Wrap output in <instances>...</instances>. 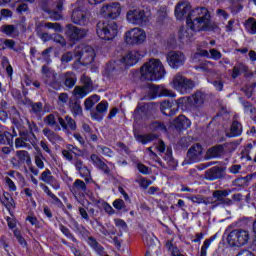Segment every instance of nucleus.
I'll return each instance as SVG.
<instances>
[{"label": "nucleus", "mask_w": 256, "mask_h": 256, "mask_svg": "<svg viewBox=\"0 0 256 256\" xmlns=\"http://www.w3.org/2000/svg\"><path fill=\"white\" fill-rule=\"evenodd\" d=\"M45 27L46 29H53L56 33L63 32V27L60 23L46 22Z\"/></svg>", "instance_id": "obj_51"}, {"label": "nucleus", "mask_w": 256, "mask_h": 256, "mask_svg": "<svg viewBox=\"0 0 256 256\" xmlns=\"http://www.w3.org/2000/svg\"><path fill=\"white\" fill-rule=\"evenodd\" d=\"M73 165L78 171L80 177L89 183L91 181V170H89V168L83 164V160L76 159L74 160Z\"/></svg>", "instance_id": "obj_16"}, {"label": "nucleus", "mask_w": 256, "mask_h": 256, "mask_svg": "<svg viewBox=\"0 0 256 256\" xmlns=\"http://www.w3.org/2000/svg\"><path fill=\"white\" fill-rule=\"evenodd\" d=\"M71 191L74 195H79V193H87V184H85L83 180L77 179L74 181Z\"/></svg>", "instance_id": "obj_26"}, {"label": "nucleus", "mask_w": 256, "mask_h": 256, "mask_svg": "<svg viewBox=\"0 0 256 256\" xmlns=\"http://www.w3.org/2000/svg\"><path fill=\"white\" fill-rule=\"evenodd\" d=\"M165 67L161 60L150 59L140 68V75L142 81H159L165 77Z\"/></svg>", "instance_id": "obj_3"}, {"label": "nucleus", "mask_w": 256, "mask_h": 256, "mask_svg": "<svg viewBox=\"0 0 256 256\" xmlns=\"http://www.w3.org/2000/svg\"><path fill=\"white\" fill-rule=\"evenodd\" d=\"M243 107H244L245 113H250L251 115H255L256 109L251 102H243Z\"/></svg>", "instance_id": "obj_58"}, {"label": "nucleus", "mask_w": 256, "mask_h": 256, "mask_svg": "<svg viewBox=\"0 0 256 256\" xmlns=\"http://www.w3.org/2000/svg\"><path fill=\"white\" fill-rule=\"evenodd\" d=\"M16 157L22 165H25V163H31V156L29 155V152L25 150H18L16 152Z\"/></svg>", "instance_id": "obj_32"}, {"label": "nucleus", "mask_w": 256, "mask_h": 256, "mask_svg": "<svg viewBox=\"0 0 256 256\" xmlns=\"http://www.w3.org/2000/svg\"><path fill=\"white\" fill-rule=\"evenodd\" d=\"M247 181H249L247 176L244 178H237L233 181V185L234 187H247Z\"/></svg>", "instance_id": "obj_57"}, {"label": "nucleus", "mask_w": 256, "mask_h": 256, "mask_svg": "<svg viewBox=\"0 0 256 256\" xmlns=\"http://www.w3.org/2000/svg\"><path fill=\"white\" fill-rule=\"evenodd\" d=\"M173 107V104L170 101H163L160 105V109L164 115H174L175 112L171 109Z\"/></svg>", "instance_id": "obj_40"}, {"label": "nucleus", "mask_w": 256, "mask_h": 256, "mask_svg": "<svg viewBox=\"0 0 256 256\" xmlns=\"http://www.w3.org/2000/svg\"><path fill=\"white\" fill-rule=\"evenodd\" d=\"M89 30L85 28H79L73 24H67L65 28V35L69 41H81L87 37Z\"/></svg>", "instance_id": "obj_11"}, {"label": "nucleus", "mask_w": 256, "mask_h": 256, "mask_svg": "<svg viewBox=\"0 0 256 256\" xmlns=\"http://www.w3.org/2000/svg\"><path fill=\"white\" fill-rule=\"evenodd\" d=\"M224 151H225V145H223V144L216 145L207 150L205 158L206 159H215L217 157H221V155L223 154Z\"/></svg>", "instance_id": "obj_24"}, {"label": "nucleus", "mask_w": 256, "mask_h": 256, "mask_svg": "<svg viewBox=\"0 0 256 256\" xmlns=\"http://www.w3.org/2000/svg\"><path fill=\"white\" fill-rule=\"evenodd\" d=\"M32 109V113L36 115V117H40L41 113H43V103L42 102H32L30 104Z\"/></svg>", "instance_id": "obj_43"}, {"label": "nucleus", "mask_w": 256, "mask_h": 256, "mask_svg": "<svg viewBox=\"0 0 256 256\" xmlns=\"http://www.w3.org/2000/svg\"><path fill=\"white\" fill-rule=\"evenodd\" d=\"M0 145H13L11 133L0 130Z\"/></svg>", "instance_id": "obj_37"}, {"label": "nucleus", "mask_w": 256, "mask_h": 256, "mask_svg": "<svg viewBox=\"0 0 256 256\" xmlns=\"http://www.w3.org/2000/svg\"><path fill=\"white\" fill-rule=\"evenodd\" d=\"M154 112L155 110L153 109V104H143L142 106L136 107L133 117L135 121H139L141 119V113L142 115L149 117L150 115H153Z\"/></svg>", "instance_id": "obj_18"}, {"label": "nucleus", "mask_w": 256, "mask_h": 256, "mask_svg": "<svg viewBox=\"0 0 256 256\" xmlns=\"http://www.w3.org/2000/svg\"><path fill=\"white\" fill-rule=\"evenodd\" d=\"M90 161L97 169H99L100 171H103L105 175L111 174V169L109 168L107 163H105L99 156H97V154H92L90 156Z\"/></svg>", "instance_id": "obj_22"}, {"label": "nucleus", "mask_w": 256, "mask_h": 256, "mask_svg": "<svg viewBox=\"0 0 256 256\" xmlns=\"http://www.w3.org/2000/svg\"><path fill=\"white\" fill-rule=\"evenodd\" d=\"M177 129H189L191 122L185 116H179L174 120Z\"/></svg>", "instance_id": "obj_29"}, {"label": "nucleus", "mask_w": 256, "mask_h": 256, "mask_svg": "<svg viewBox=\"0 0 256 256\" xmlns=\"http://www.w3.org/2000/svg\"><path fill=\"white\" fill-rule=\"evenodd\" d=\"M204 205H212V209H215V207H219V201L215 196L212 194V197L204 198L203 201Z\"/></svg>", "instance_id": "obj_53"}, {"label": "nucleus", "mask_w": 256, "mask_h": 256, "mask_svg": "<svg viewBox=\"0 0 256 256\" xmlns=\"http://www.w3.org/2000/svg\"><path fill=\"white\" fill-rule=\"evenodd\" d=\"M40 179L41 181H43L44 183H47L48 185L55 183V177H53V174L49 169H46L44 172H42Z\"/></svg>", "instance_id": "obj_38"}, {"label": "nucleus", "mask_w": 256, "mask_h": 256, "mask_svg": "<svg viewBox=\"0 0 256 256\" xmlns=\"http://www.w3.org/2000/svg\"><path fill=\"white\" fill-rule=\"evenodd\" d=\"M69 107L74 117H79V115H83V108L81 107V104L79 102H69Z\"/></svg>", "instance_id": "obj_35"}, {"label": "nucleus", "mask_w": 256, "mask_h": 256, "mask_svg": "<svg viewBox=\"0 0 256 256\" xmlns=\"http://www.w3.org/2000/svg\"><path fill=\"white\" fill-rule=\"evenodd\" d=\"M100 15H102L104 19H117V17L121 15V4L118 2L104 4L100 9Z\"/></svg>", "instance_id": "obj_12"}, {"label": "nucleus", "mask_w": 256, "mask_h": 256, "mask_svg": "<svg viewBox=\"0 0 256 256\" xmlns=\"http://www.w3.org/2000/svg\"><path fill=\"white\" fill-rule=\"evenodd\" d=\"M189 163H199L203 159V146L201 144L192 145L187 152Z\"/></svg>", "instance_id": "obj_15"}, {"label": "nucleus", "mask_w": 256, "mask_h": 256, "mask_svg": "<svg viewBox=\"0 0 256 256\" xmlns=\"http://www.w3.org/2000/svg\"><path fill=\"white\" fill-rule=\"evenodd\" d=\"M140 59H143V54L137 50H131L121 59L108 63L106 65V73L109 77H117V75H121L122 71H125L127 67L137 65Z\"/></svg>", "instance_id": "obj_2"}, {"label": "nucleus", "mask_w": 256, "mask_h": 256, "mask_svg": "<svg viewBox=\"0 0 256 256\" xmlns=\"http://www.w3.org/2000/svg\"><path fill=\"white\" fill-rule=\"evenodd\" d=\"M26 123L28 125L29 133H37V131H39V127H37V124L35 122H31V121H29V119H27Z\"/></svg>", "instance_id": "obj_59"}, {"label": "nucleus", "mask_w": 256, "mask_h": 256, "mask_svg": "<svg viewBox=\"0 0 256 256\" xmlns=\"http://www.w3.org/2000/svg\"><path fill=\"white\" fill-rule=\"evenodd\" d=\"M97 151L98 153H101V155H104V157H113V155H115V153L113 152V150H111V148L107 147V146H103V145H98L97 146Z\"/></svg>", "instance_id": "obj_45"}, {"label": "nucleus", "mask_w": 256, "mask_h": 256, "mask_svg": "<svg viewBox=\"0 0 256 256\" xmlns=\"http://www.w3.org/2000/svg\"><path fill=\"white\" fill-rule=\"evenodd\" d=\"M244 25L249 33H251L252 35L256 34V20L254 18H249L248 20H246Z\"/></svg>", "instance_id": "obj_44"}, {"label": "nucleus", "mask_w": 256, "mask_h": 256, "mask_svg": "<svg viewBox=\"0 0 256 256\" xmlns=\"http://www.w3.org/2000/svg\"><path fill=\"white\" fill-rule=\"evenodd\" d=\"M236 256H255V254H253V252H251L247 249H244V250H241L240 252H238V254Z\"/></svg>", "instance_id": "obj_64"}, {"label": "nucleus", "mask_w": 256, "mask_h": 256, "mask_svg": "<svg viewBox=\"0 0 256 256\" xmlns=\"http://www.w3.org/2000/svg\"><path fill=\"white\" fill-rule=\"evenodd\" d=\"M232 191L231 190H216L213 192L214 197L216 198V201H223L225 197H229L231 195Z\"/></svg>", "instance_id": "obj_41"}, {"label": "nucleus", "mask_w": 256, "mask_h": 256, "mask_svg": "<svg viewBox=\"0 0 256 256\" xmlns=\"http://www.w3.org/2000/svg\"><path fill=\"white\" fill-rule=\"evenodd\" d=\"M148 93H149L151 99H155V97L160 96V95H162L163 97H172V98L177 97V95L173 91H171L163 86H157V85H153V84L149 85Z\"/></svg>", "instance_id": "obj_14"}, {"label": "nucleus", "mask_w": 256, "mask_h": 256, "mask_svg": "<svg viewBox=\"0 0 256 256\" xmlns=\"http://www.w3.org/2000/svg\"><path fill=\"white\" fill-rule=\"evenodd\" d=\"M58 123L63 131H77V122L69 115L65 116L64 119L58 117Z\"/></svg>", "instance_id": "obj_19"}, {"label": "nucleus", "mask_w": 256, "mask_h": 256, "mask_svg": "<svg viewBox=\"0 0 256 256\" xmlns=\"http://www.w3.org/2000/svg\"><path fill=\"white\" fill-rule=\"evenodd\" d=\"M2 33L5 35H8V37H13V35H19V30H17V27L15 25L6 24L1 27Z\"/></svg>", "instance_id": "obj_30"}, {"label": "nucleus", "mask_w": 256, "mask_h": 256, "mask_svg": "<svg viewBox=\"0 0 256 256\" xmlns=\"http://www.w3.org/2000/svg\"><path fill=\"white\" fill-rule=\"evenodd\" d=\"M71 21L79 27H87L91 22V14L87 10L78 7L72 11Z\"/></svg>", "instance_id": "obj_10"}, {"label": "nucleus", "mask_w": 256, "mask_h": 256, "mask_svg": "<svg viewBox=\"0 0 256 256\" xmlns=\"http://www.w3.org/2000/svg\"><path fill=\"white\" fill-rule=\"evenodd\" d=\"M145 39H147V34L141 28H133L124 35V41L127 45H141L145 43Z\"/></svg>", "instance_id": "obj_9"}, {"label": "nucleus", "mask_w": 256, "mask_h": 256, "mask_svg": "<svg viewBox=\"0 0 256 256\" xmlns=\"http://www.w3.org/2000/svg\"><path fill=\"white\" fill-rule=\"evenodd\" d=\"M89 245H91V247H93V249H95V251H97L98 253H103V247L99 245V242H97L95 238H89Z\"/></svg>", "instance_id": "obj_55"}, {"label": "nucleus", "mask_w": 256, "mask_h": 256, "mask_svg": "<svg viewBox=\"0 0 256 256\" xmlns=\"http://www.w3.org/2000/svg\"><path fill=\"white\" fill-rule=\"evenodd\" d=\"M44 159L45 157L43 156V153L37 152L35 155V165L38 169H45V163L43 162Z\"/></svg>", "instance_id": "obj_49"}, {"label": "nucleus", "mask_w": 256, "mask_h": 256, "mask_svg": "<svg viewBox=\"0 0 256 256\" xmlns=\"http://www.w3.org/2000/svg\"><path fill=\"white\" fill-rule=\"evenodd\" d=\"M62 63H71L73 61V53L72 52H67L62 55L61 57Z\"/></svg>", "instance_id": "obj_62"}, {"label": "nucleus", "mask_w": 256, "mask_h": 256, "mask_svg": "<svg viewBox=\"0 0 256 256\" xmlns=\"http://www.w3.org/2000/svg\"><path fill=\"white\" fill-rule=\"evenodd\" d=\"M15 147L16 149H31V144L27 143L23 138L20 136L15 140Z\"/></svg>", "instance_id": "obj_48"}, {"label": "nucleus", "mask_w": 256, "mask_h": 256, "mask_svg": "<svg viewBox=\"0 0 256 256\" xmlns=\"http://www.w3.org/2000/svg\"><path fill=\"white\" fill-rule=\"evenodd\" d=\"M42 133L48 139V141H50V143H57V141H61L62 139L61 136L49 128H44Z\"/></svg>", "instance_id": "obj_27"}, {"label": "nucleus", "mask_w": 256, "mask_h": 256, "mask_svg": "<svg viewBox=\"0 0 256 256\" xmlns=\"http://www.w3.org/2000/svg\"><path fill=\"white\" fill-rule=\"evenodd\" d=\"M177 19H185L186 25L193 31H213L215 25L211 22V12L207 7H196L191 9L189 2H179L175 7Z\"/></svg>", "instance_id": "obj_1"}, {"label": "nucleus", "mask_w": 256, "mask_h": 256, "mask_svg": "<svg viewBox=\"0 0 256 256\" xmlns=\"http://www.w3.org/2000/svg\"><path fill=\"white\" fill-rule=\"evenodd\" d=\"M225 177V169L223 167L214 166L205 172V179L208 181H215Z\"/></svg>", "instance_id": "obj_17"}, {"label": "nucleus", "mask_w": 256, "mask_h": 256, "mask_svg": "<svg viewBox=\"0 0 256 256\" xmlns=\"http://www.w3.org/2000/svg\"><path fill=\"white\" fill-rule=\"evenodd\" d=\"M18 133L24 142L30 143V145H32L33 147L37 145V136L35 135V133H31L29 132V130L23 129H19Z\"/></svg>", "instance_id": "obj_25"}, {"label": "nucleus", "mask_w": 256, "mask_h": 256, "mask_svg": "<svg viewBox=\"0 0 256 256\" xmlns=\"http://www.w3.org/2000/svg\"><path fill=\"white\" fill-rule=\"evenodd\" d=\"M143 239H144L146 245H148V246L155 245V241H157V238H156V237L151 236V235H149V234H145V235L143 236Z\"/></svg>", "instance_id": "obj_60"}, {"label": "nucleus", "mask_w": 256, "mask_h": 256, "mask_svg": "<svg viewBox=\"0 0 256 256\" xmlns=\"http://www.w3.org/2000/svg\"><path fill=\"white\" fill-rule=\"evenodd\" d=\"M44 123L49 127H55L54 131H61V127L57 125V119L54 114H49L44 118Z\"/></svg>", "instance_id": "obj_34"}, {"label": "nucleus", "mask_w": 256, "mask_h": 256, "mask_svg": "<svg viewBox=\"0 0 256 256\" xmlns=\"http://www.w3.org/2000/svg\"><path fill=\"white\" fill-rule=\"evenodd\" d=\"M231 137H239L243 133V126L239 121H233L230 128Z\"/></svg>", "instance_id": "obj_33"}, {"label": "nucleus", "mask_w": 256, "mask_h": 256, "mask_svg": "<svg viewBox=\"0 0 256 256\" xmlns=\"http://www.w3.org/2000/svg\"><path fill=\"white\" fill-rule=\"evenodd\" d=\"M51 41H54V43H58L59 45H61V47H65V45H67L65 37H63L61 34H53Z\"/></svg>", "instance_id": "obj_54"}, {"label": "nucleus", "mask_w": 256, "mask_h": 256, "mask_svg": "<svg viewBox=\"0 0 256 256\" xmlns=\"http://www.w3.org/2000/svg\"><path fill=\"white\" fill-rule=\"evenodd\" d=\"M81 83H82V87H84L86 89V91H89L91 93V91H93V81H91V78L87 77L86 75H83L81 77Z\"/></svg>", "instance_id": "obj_47"}, {"label": "nucleus", "mask_w": 256, "mask_h": 256, "mask_svg": "<svg viewBox=\"0 0 256 256\" xmlns=\"http://www.w3.org/2000/svg\"><path fill=\"white\" fill-rule=\"evenodd\" d=\"M211 247V240H205L203 246L201 247L200 256H207V250Z\"/></svg>", "instance_id": "obj_61"}, {"label": "nucleus", "mask_w": 256, "mask_h": 256, "mask_svg": "<svg viewBox=\"0 0 256 256\" xmlns=\"http://www.w3.org/2000/svg\"><path fill=\"white\" fill-rule=\"evenodd\" d=\"M113 207L117 209L118 211H121L125 207V201L121 199H117L113 202Z\"/></svg>", "instance_id": "obj_63"}, {"label": "nucleus", "mask_w": 256, "mask_h": 256, "mask_svg": "<svg viewBox=\"0 0 256 256\" xmlns=\"http://www.w3.org/2000/svg\"><path fill=\"white\" fill-rule=\"evenodd\" d=\"M13 233H14V237H16L19 245H21V247H27V241L25 240L23 235H21V231L19 229H15L13 231Z\"/></svg>", "instance_id": "obj_50"}, {"label": "nucleus", "mask_w": 256, "mask_h": 256, "mask_svg": "<svg viewBox=\"0 0 256 256\" xmlns=\"http://www.w3.org/2000/svg\"><path fill=\"white\" fill-rule=\"evenodd\" d=\"M193 31H196V30H193L190 27L189 29L181 28L178 33V37L180 41H189V39L193 37ZM198 31H208V30H198Z\"/></svg>", "instance_id": "obj_28"}, {"label": "nucleus", "mask_w": 256, "mask_h": 256, "mask_svg": "<svg viewBox=\"0 0 256 256\" xmlns=\"http://www.w3.org/2000/svg\"><path fill=\"white\" fill-rule=\"evenodd\" d=\"M114 223L116 225V227H118L119 229V237H123V231H127V222L124 221L123 219H114Z\"/></svg>", "instance_id": "obj_42"}, {"label": "nucleus", "mask_w": 256, "mask_h": 256, "mask_svg": "<svg viewBox=\"0 0 256 256\" xmlns=\"http://www.w3.org/2000/svg\"><path fill=\"white\" fill-rule=\"evenodd\" d=\"M186 59L185 54L181 51H170L166 55V61L171 69H179V67H183Z\"/></svg>", "instance_id": "obj_13"}, {"label": "nucleus", "mask_w": 256, "mask_h": 256, "mask_svg": "<svg viewBox=\"0 0 256 256\" xmlns=\"http://www.w3.org/2000/svg\"><path fill=\"white\" fill-rule=\"evenodd\" d=\"M170 85L172 89H176V91H179L182 95H187V93H191V91L195 89V81L188 79L181 73H177L173 76Z\"/></svg>", "instance_id": "obj_7"}, {"label": "nucleus", "mask_w": 256, "mask_h": 256, "mask_svg": "<svg viewBox=\"0 0 256 256\" xmlns=\"http://www.w3.org/2000/svg\"><path fill=\"white\" fill-rule=\"evenodd\" d=\"M59 229H60L61 233H63V235H65V237H67L68 239H71V241H73V243H77V238H75V236L73 235V233H71L69 228H67L63 224H60Z\"/></svg>", "instance_id": "obj_46"}, {"label": "nucleus", "mask_w": 256, "mask_h": 256, "mask_svg": "<svg viewBox=\"0 0 256 256\" xmlns=\"http://www.w3.org/2000/svg\"><path fill=\"white\" fill-rule=\"evenodd\" d=\"M188 103H190L191 107H194V109L203 107V103H205V94L201 91L195 92L188 97Z\"/></svg>", "instance_id": "obj_21"}, {"label": "nucleus", "mask_w": 256, "mask_h": 256, "mask_svg": "<svg viewBox=\"0 0 256 256\" xmlns=\"http://www.w3.org/2000/svg\"><path fill=\"white\" fill-rule=\"evenodd\" d=\"M89 93L90 92L87 91V89H85L83 86H75V88L73 90V95L77 99H83L84 97H87V95H89Z\"/></svg>", "instance_id": "obj_39"}, {"label": "nucleus", "mask_w": 256, "mask_h": 256, "mask_svg": "<svg viewBox=\"0 0 256 256\" xmlns=\"http://www.w3.org/2000/svg\"><path fill=\"white\" fill-rule=\"evenodd\" d=\"M74 57H77L74 65H91L95 61V50L91 46L80 45L74 50Z\"/></svg>", "instance_id": "obj_6"}, {"label": "nucleus", "mask_w": 256, "mask_h": 256, "mask_svg": "<svg viewBox=\"0 0 256 256\" xmlns=\"http://www.w3.org/2000/svg\"><path fill=\"white\" fill-rule=\"evenodd\" d=\"M136 141L138 143H142V145H147V143H151L154 139H157V135L155 134H147V135H135Z\"/></svg>", "instance_id": "obj_31"}, {"label": "nucleus", "mask_w": 256, "mask_h": 256, "mask_svg": "<svg viewBox=\"0 0 256 256\" xmlns=\"http://www.w3.org/2000/svg\"><path fill=\"white\" fill-rule=\"evenodd\" d=\"M126 17L129 23L133 25H147L151 17V11L149 9L130 10Z\"/></svg>", "instance_id": "obj_8"}, {"label": "nucleus", "mask_w": 256, "mask_h": 256, "mask_svg": "<svg viewBox=\"0 0 256 256\" xmlns=\"http://www.w3.org/2000/svg\"><path fill=\"white\" fill-rule=\"evenodd\" d=\"M250 239L249 230L243 228L234 229L227 235V243L230 247H245L249 245Z\"/></svg>", "instance_id": "obj_5"}, {"label": "nucleus", "mask_w": 256, "mask_h": 256, "mask_svg": "<svg viewBox=\"0 0 256 256\" xmlns=\"http://www.w3.org/2000/svg\"><path fill=\"white\" fill-rule=\"evenodd\" d=\"M65 0H58L56 7L47 12L52 21H61L63 19V2Z\"/></svg>", "instance_id": "obj_23"}, {"label": "nucleus", "mask_w": 256, "mask_h": 256, "mask_svg": "<svg viewBox=\"0 0 256 256\" xmlns=\"http://www.w3.org/2000/svg\"><path fill=\"white\" fill-rule=\"evenodd\" d=\"M0 201L2 205L6 207V209H11V207L13 206V198L9 197V194H4V199L0 198Z\"/></svg>", "instance_id": "obj_56"}, {"label": "nucleus", "mask_w": 256, "mask_h": 256, "mask_svg": "<svg viewBox=\"0 0 256 256\" xmlns=\"http://www.w3.org/2000/svg\"><path fill=\"white\" fill-rule=\"evenodd\" d=\"M150 130L151 131H167V128L165 127V124L159 121H154L150 124Z\"/></svg>", "instance_id": "obj_52"}, {"label": "nucleus", "mask_w": 256, "mask_h": 256, "mask_svg": "<svg viewBox=\"0 0 256 256\" xmlns=\"http://www.w3.org/2000/svg\"><path fill=\"white\" fill-rule=\"evenodd\" d=\"M96 33L100 39L111 41V39L117 37L119 26H117V22L113 20H101L96 25Z\"/></svg>", "instance_id": "obj_4"}, {"label": "nucleus", "mask_w": 256, "mask_h": 256, "mask_svg": "<svg viewBox=\"0 0 256 256\" xmlns=\"http://www.w3.org/2000/svg\"><path fill=\"white\" fill-rule=\"evenodd\" d=\"M107 109H109V103L107 101H102L96 106V111L91 113L92 119L95 121H103V117L105 113H107Z\"/></svg>", "instance_id": "obj_20"}, {"label": "nucleus", "mask_w": 256, "mask_h": 256, "mask_svg": "<svg viewBox=\"0 0 256 256\" xmlns=\"http://www.w3.org/2000/svg\"><path fill=\"white\" fill-rule=\"evenodd\" d=\"M39 6L45 11V13H50L55 7V1L53 0H39Z\"/></svg>", "instance_id": "obj_36"}]
</instances>
